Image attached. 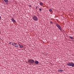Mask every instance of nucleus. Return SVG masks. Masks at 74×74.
<instances>
[{"mask_svg": "<svg viewBox=\"0 0 74 74\" xmlns=\"http://www.w3.org/2000/svg\"><path fill=\"white\" fill-rule=\"evenodd\" d=\"M68 66H72V67H74V64L73 63L70 62L69 64H67Z\"/></svg>", "mask_w": 74, "mask_h": 74, "instance_id": "nucleus-1", "label": "nucleus"}, {"mask_svg": "<svg viewBox=\"0 0 74 74\" xmlns=\"http://www.w3.org/2000/svg\"><path fill=\"white\" fill-rule=\"evenodd\" d=\"M28 63H34V61L33 60H29L28 61Z\"/></svg>", "mask_w": 74, "mask_h": 74, "instance_id": "nucleus-2", "label": "nucleus"}, {"mask_svg": "<svg viewBox=\"0 0 74 74\" xmlns=\"http://www.w3.org/2000/svg\"><path fill=\"white\" fill-rule=\"evenodd\" d=\"M34 21H37L38 20V18L36 16H34L32 17Z\"/></svg>", "mask_w": 74, "mask_h": 74, "instance_id": "nucleus-3", "label": "nucleus"}, {"mask_svg": "<svg viewBox=\"0 0 74 74\" xmlns=\"http://www.w3.org/2000/svg\"><path fill=\"white\" fill-rule=\"evenodd\" d=\"M56 26L57 27H58V29L60 30H62V28H61V27H60V25L58 24H56Z\"/></svg>", "mask_w": 74, "mask_h": 74, "instance_id": "nucleus-4", "label": "nucleus"}, {"mask_svg": "<svg viewBox=\"0 0 74 74\" xmlns=\"http://www.w3.org/2000/svg\"><path fill=\"white\" fill-rule=\"evenodd\" d=\"M11 20L12 21V22H14V23H15L16 22V21H15V20H14V19L13 18H12L11 19Z\"/></svg>", "mask_w": 74, "mask_h": 74, "instance_id": "nucleus-5", "label": "nucleus"}, {"mask_svg": "<svg viewBox=\"0 0 74 74\" xmlns=\"http://www.w3.org/2000/svg\"><path fill=\"white\" fill-rule=\"evenodd\" d=\"M19 45L20 46V48H23V45H21L19 44Z\"/></svg>", "mask_w": 74, "mask_h": 74, "instance_id": "nucleus-6", "label": "nucleus"}, {"mask_svg": "<svg viewBox=\"0 0 74 74\" xmlns=\"http://www.w3.org/2000/svg\"><path fill=\"white\" fill-rule=\"evenodd\" d=\"M58 71L59 72H60V73H61L63 71L62 70H58Z\"/></svg>", "mask_w": 74, "mask_h": 74, "instance_id": "nucleus-7", "label": "nucleus"}, {"mask_svg": "<svg viewBox=\"0 0 74 74\" xmlns=\"http://www.w3.org/2000/svg\"><path fill=\"white\" fill-rule=\"evenodd\" d=\"M14 46H15V47H16V48H18V45L17 44H15V45H14Z\"/></svg>", "mask_w": 74, "mask_h": 74, "instance_id": "nucleus-8", "label": "nucleus"}, {"mask_svg": "<svg viewBox=\"0 0 74 74\" xmlns=\"http://www.w3.org/2000/svg\"><path fill=\"white\" fill-rule=\"evenodd\" d=\"M16 44V43H15L14 42L12 43V45H14V46Z\"/></svg>", "mask_w": 74, "mask_h": 74, "instance_id": "nucleus-9", "label": "nucleus"}, {"mask_svg": "<svg viewBox=\"0 0 74 74\" xmlns=\"http://www.w3.org/2000/svg\"><path fill=\"white\" fill-rule=\"evenodd\" d=\"M35 63H36V64H38V61H35Z\"/></svg>", "mask_w": 74, "mask_h": 74, "instance_id": "nucleus-10", "label": "nucleus"}, {"mask_svg": "<svg viewBox=\"0 0 74 74\" xmlns=\"http://www.w3.org/2000/svg\"><path fill=\"white\" fill-rule=\"evenodd\" d=\"M4 1L5 2H8V0H4Z\"/></svg>", "mask_w": 74, "mask_h": 74, "instance_id": "nucleus-11", "label": "nucleus"}, {"mask_svg": "<svg viewBox=\"0 0 74 74\" xmlns=\"http://www.w3.org/2000/svg\"><path fill=\"white\" fill-rule=\"evenodd\" d=\"M69 38H71V39H73V38L71 36H69Z\"/></svg>", "mask_w": 74, "mask_h": 74, "instance_id": "nucleus-12", "label": "nucleus"}, {"mask_svg": "<svg viewBox=\"0 0 74 74\" xmlns=\"http://www.w3.org/2000/svg\"><path fill=\"white\" fill-rule=\"evenodd\" d=\"M49 11L50 12H52V9H50Z\"/></svg>", "mask_w": 74, "mask_h": 74, "instance_id": "nucleus-13", "label": "nucleus"}, {"mask_svg": "<svg viewBox=\"0 0 74 74\" xmlns=\"http://www.w3.org/2000/svg\"><path fill=\"white\" fill-rule=\"evenodd\" d=\"M40 5H42V3H40Z\"/></svg>", "mask_w": 74, "mask_h": 74, "instance_id": "nucleus-14", "label": "nucleus"}, {"mask_svg": "<svg viewBox=\"0 0 74 74\" xmlns=\"http://www.w3.org/2000/svg\"><path fill=\"white\" fill-rule=\"evenodd\" d=\"M39 11H41L42 10L40 8H39Z\"/></svg>", "mask_w": 74, "mask_h": 74, "instance_id": "nucleus-15", "label": "nucleus"}, {"mask_svg": "<svg viewBox=\"0 0 74 74\" xmlns=\"http://www.w3.org/2000/svg\"><path fill=\"white\" fill-rule=\"evenodd\" d=\"M29 7H32V6H31V5H29Z\"/></svg>", "mask_w": 74, "mask_h": 74, "instance_id": "nucleus-16", "label": "nucleus"}, {"mask_svg": "<svg viewBox=\"0 0 74 74\" xmlns=\"http://www.w3.org/2000/svg\"><path fill=\"white\" fill-rule=\"evenodd\" d=\"M50 23H53L51 21H50Z\"/></svg>", "mask_w": 74, "mask_h": 74, "instance_id": "nucleus-17", "label": "nucleus"}, {"mask_svg": "<svg viewBox=\"0 0 74 74\" xmlns=\"http://www.w3.org/2000/svg\"><path fill=\"white\" fill-rule=\"evenodd\" d=\"M11 42H9V44H11Z\"/></svg>", "mask_w": 74, "mask_h": 74, "instance_id": "nucleus-18", "label": "nucleus"}, {"mask_svg": "<svg viewBox=\"0 0 74 74\" xmlns=\"http://www.w3.org/2000/svg\"><path fill=\"white\" fill-rule=\"evenodd\" d=\"M0 19H1V16H0Z\"/></svg>", "mask_w": 74, "mask_h": 74, "instance_id": "nucleus-19", "label": "nucleus"}, {"mask_svg": "<svg viewBox=\"0 0 74 74\" xmlns=\"http://www.w3.org/2000/svg\"><path fill=\"white\" fill-rule=\"evenodd\" d=\"M36 8H37V7H36Z\"/></svg>", "mask_w": 74, "mask_h": 74, "instance_id": "nucleus-20", "label": "nucleus"}]
</instances>
